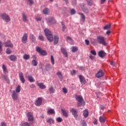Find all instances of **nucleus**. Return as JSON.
<instances>
[{"label":"nucleus","instance_id":"34","mask_svg":"<svg viewBox=\"0 0 126 126\" xmlns=\"http://www.w3.org/2000/svg\"><path fill=\"white\" fill-rule=\"evenodd\" d=\"M21 91V87L20 85H18L16 89L15 92H16V93H20Z\"/></svg>","mask_w":126,"mask_h":126},{"label":"nucleus","instance_id":"6","mask_svg":"<svg viewBox=\"0 0 126 126\" xmlns=\"http://www.w3.org/2000/svg\"><path fill=\"white\" fill-rule=\"evenodd\" d=\"M27 117L29 122H32L34 120V116H33V113L32 112L28 113Z\"/></svg>","mask_w":126,"mask_h":126},{"label":"nucleus","instance_id":"58","mask_svg":"<svg viewBox=\"0 0 126 126\" xmlns=\"http://www.w3.org/2000/svg\"><path fill=\"white\" fill-rule=\"evenodd\" d=\"M85 42L86 45H87V46H89V44H90L89 40L86 39L85 40Z\"/></svg>","mask_w":126,"mask_h":126},{"label":"nucleus","instance_id":"61","mask_svg":"<svg viewBox=\"0 0 126 126\" xmlns=\"http://www.w3.org/2000/svg\"><path fill=\"white\" fill-rule=\"evenodd\" d=\"M48 67H51V64H48L46 65V70H49V69H48Z\"/></svg>","mask_w":126,"mask_h":126},{"label":"nucleus","instance_id":"43","mask_svg":"<svg viewBox=\"0 0 126 126\" xmlns=\"http://www.w3.org/2000/svg\"><path fill=\"white\" fill-rule=\"evenodd\" d=\"M51 62L52 63V64L53 65L55 64V59H54V56H53V55L51 56Z\"/></svg>","mask_w":126,"mask_h":126},{"label":"nucleus","instance_id":"26","mask_svg":"<svg viewBox=\"0 0 126 126\" xmlns=\"http://www.w3.org/2000/svg\"><path fill=\"white\" fill-rule=\"evenodd\" d=\"M61 51L63 55H64V56L65 57V58H67V52H66V50H65L64 48H62Z\"/></svg>","mask_w":126,"mask_h":126},{"label":"nucleus","instance_id":"53","mask_svg":"<svg viewBox=\"0 0 126 126\" xmlns=\"http://www.w3.org/2000/svg\"><path fill=\"white\" fill-rule=\"evenodd\" d=\"M110 64L111 65H112V66H116V63H115V62L114 61H111L110 62Z\"/></svg>","mask_w":126,"mask_h":126},{"label":"nucleus","instance_id":"25","mask_svg":"<svg viewBox=\"0 0 126 126\" xmlns=\"http://www.w3.org/2000/svg\"><path fill=\"white\" fill-rule=\"evenodd\" d=\"M59 36L55 35L54 36V45H56L59 43Z\"/></svg>","mask_w":126,"mask_h":126},{"label":"nucleus","instance_id":"23","mask_svg":"<svg viewBox=\"0 0 126 126\" xmlns=\"http://www.w3.org/2000/svg\"><path fill=\"white\" fill-rule=\"evenodd\" d=\"M2 77L7 83H9V79H8V77L6 75H2Z\"/></svg>","mask_w":126,"mask_h":126},{"label":"nucleus","instance_id":"15","mask_svg":"<svg viewBox=\"0 0 126 126\" xmlns=\"http://www.w3.org/2000/svg\"><path fill=\"white\" fill-rule=\"evenodd\" d=\"M106 120H107V118H106L104 115L101 116L99 118V121L100 123H101L102 124H105Z\"/></svg>","mask_w":126,"mask_h":126},{"label":"nucleus","instance_id":"28","mask_svg":"<svg viewBox=\"0 0 126 126\" xmlns=\"http://www.w3.org/2000/svg\"><path fill=\"white\" fill-rule=\"evenodd\" d=\"M47 114L48 115H53V114H55V110L53 109H49L47 111Z\"/></svg>","mask_w":126,"mask_h":126},{"label":"nucleus","instance_id":"37","mask_svg":"<svg viewBox=\"0 0 126 126\" xmlns=\"http://www.w3.org/2000/svg\"><path fill=\"white\" fill-rule=\"evenodd\" d=\"M111 29V24H108L105 26L103 28L104 30H108V29Z\"/></svg>","mask_w":126,"mask_h":126},{"label":"nucleus","instance_id":"22","mask_svg":"<svg viewBox=\"0 0 126 126\" xmlns=\"http://www.w3.org/2000/svg\"><path fill=\"white\" fill-rule=\"evenodd\" d=\"M30 39L33 43L36 42V37L33 34H30Z\"/></svg>","mask_w":126,"mask_h":126},{"label":"nucleus","instance_id":"1","mask_svg":"<svg viewBox=\"0 0 126 126\" xmlns=\"http://www.w3.org/2000/svg\"><path fill=\"white\" fill-rule=\"evenodd\" d=\"M76 100L78 101L77 105L79 107H81V106H85V101L83 97L81 95H77L76 96Z\"/></svg>","mask_w":126,"mask_h":126},{"label":"nucleus","instance_id":"5","mask_svg":"<svg viewBox=\"0 0 126 126\" xmlns=\"http://www.w3.org/2000/svg\"><path fill=\"white\" fill-rule=\"evenodd\" d=\"M11 96L14 101H17V100H18V94L16 92H15V90L12 91Z\"/></svg>","mask_w":126,"mask_h":126},{"label":"nucleus","instance_id":"7","mask_svg":"<svg viewBox=\"0 0 126 126\" xmlns=\"http://www.w3.org/2000/svg\"><path fill=\"white\" fill-rule=\"evenodd\" d=\"M105 75V73L103 72V70L100 69L97 73L95 74L96 77L97 78H100L101 77H103Z\"/></svg>","mask_w":126,"mask_h":126},{"label":"nucleus","instance_id":"27","mask_svg":"<svg viewBox=\"0 0 126 126\" xmlns=\"http://www.w3.org/2000/svg\"><path fill=\"white\" fill-rule=\"evenodd\" d=\"M48 22L52 23V24H55V23H57V21L54 18H50V20L48 21Z\"/></svg>","mask_w":126,"mask_h":126},{"label":"nucleus","instance_id":"64","mask_svg":"<svg viewBox=\"0 0 126 126\" xmlns=\"http://www.w3.org/2000/svg\"><path fill=\"white\" fill-rule=\"evenodd\" d=\"M30 87L31 88H35V85L34 84H32L30 86Z\"/></svg>","mask_w":126,"mask_h":126},{"label":"nucleus","instance_id":"51","mask_svg":"<svg viewBox=\"0 0 126 126\" xmlns=\"http://www.w3.org/2000/svg\"><path fill=\"white\" fill-rule=\"evenodd\" d=\"M2 51V42L0 41V54Z\"/></svg>","mask_w":126,"mask_h":126},{"label":"nucleus","instance_id":"4","mask_svg":"<svg viewBox=\"0 0 126 126\" xmlns=\"http://www.w3.org/2000/svg\"><path fill=\"white\" fill-rule=\"evenodd\" d=\"M1 18L3 19L5 22H9L11 20L10 17L7 15V14L3 13L1 15Z\"/></svg>","mask_w":126,"mask_h":126},{"label":"nucleus","instance_id":"16","mask_svg":"<svg viewBox=\"0 0 126 126\" xmlns=\"http://www.w3.org/2000/svg\"><path fill=\"white\" fill-rule=\"evenodd\" d=\"M22 15L23 21H24V22H28L29 20L28 18H27V15L25 14V13H22Z\"/></svg>","mask_w":126,"mask_h":126},{"label":"nucleus","instance_id":"10","mask_svg":"<svg viewBox=\"0 0 126 126\" xmlns=\"http://www.w3.org/2000/svg\"><path fill=\"white\" fill-rule=\"evenodd\" d=\"M62 113L65 118L68 117V111L65 109H61Z\"/></svg>","mask_w":126,"mask_h":126},{"label":"nucleus","instance_id":"14","mask_svg":"<svg viewBox=\"0 0 126 126\" xmlns=\"http://www.w3.org/2000/svg\"><path fill=\"white\" fill-rule=\"evenodd\" d=\"M19 76L20 80H21V82L22 83H25V79L24 78V76H23V73L21 72L19 74Z\"/></svg>","mask_w":126,"mask_h":126},{"label":"nucleus","instance_id":"11","mask_svg":"<svg viewBox=\"0 0 126 126\" xmlns=\"http://www.w3.org/2000/svg\"><path fill=\"white\" fill-rule=\"evenodd\" d=\"M107 55L104 50H101L98 52V56L100 58H104Z\"/></svg>","mask_w":126,"mask_h":126},{"label":"nucleus","instance_id":"50","mask_svg":"<svg viewBox=\"0 0 126 126\" xmlns=\"http://www.w3.org/2000/svg\"><path fill=\"white\" fill-rule=\"evenodd\" d=\"M67 40H68V41H69V42H70V43L73 42V40H72V39L69 36L67 37Z\"/></svg>","mask_w":126,"mask_h":126},{"label":"nucleus","instance_id":"63","mask_svg":"<svg viewBox=\"0 0 126 126\" xmlns=\"http://www.w3.org/2000/svg\"><path fill=\"white\" fill-rule=\"evenodd\" d=\"M106 34L109 36L110 34H111V31H108L107 32H106Z\"/></svg>","mask_w":126,"mask_h":126},{"label":"nucleus","instance_id":"20","mask_svg":"<svg viewBox=\"0 0 126 126\" xmlns=\"http://www.w3.org/2000/svg\"><path fill=\"white\" fill-rule=\"evenodd\" d=\"M37 85L40 89H45L46 85H44L43 83H37Z\"/></svg>","mask_w":126,"mask_h":126},{"label":"nucleus","instance_id":"59","mask_svg":"<svg viewBox=\"0 0 126 126\" xmlns=\"http://www.w3.org/2000/svg\"><path fill=\"white\" fill-rule=\"evenodd\" d=\"M89 58L91 59L92 61H94V60L95 59V57H94L92 55H91L89 56Z\"/></svg>","mask_w":126,"mask_h":126},{"label":"nucleus","instance_id":"21","mask_svg":"<svg viewBox=\"0 0 126 126\" xmlns=\"http://www.w3.org/2000/svg\"><path fill=\"white\" fill-rule=\"evenodd\" d=\"M79 15H81V21L82 22H85V16H84V14L82 13H79Z\"/></svg>","mask_w":126,"mask_h":126},{"label":"nucleus","instance_id":"33","mask_svg":"<svg viewBox=\"0 0 126 126\" xmlns=\"http://www.w3.org/2000/svg\"><path fill=\"white\" fill-rule=\"evenodd\" d=\"M49 92H50V94H54L55 93V89H54V87L51 86L49 89Z\"/></svg>","mask_w":126,"mask_h":126},{"label":"nucleus","instance_id":"3","mask_svg":"<svg viewBox=\"0 0 126 126\" xmlns=\"http://www.w3.org/2000/svg\"><path fill=\"white\" fill-rule=\"evenodd\" d=\"M97 41L99 44L103 45V46H107L108 44L106 42V39L104 36H98L97 37Z\"/></svg>","mask_w":126,"mask_h":126},{"label":"nucleus","instance_id":"42","mask_svg":"<svg viewBox=\"0 0 126 126\" xmlns=\"http://www.w3.org/2000/svg\"><path fill=\"white\" fill-rule=\"evenodd\" d=\"M38 38H39V39L42 42H44V41H45V40L44 39V36H43L42 34H40L38 36Z\"/></svg>","mask_w":126,"mask_h":126},{"label":"nucleus","instance_id":"30","mask_svg":"<svg viewBox=\"0 0 126 126\" xmlns=\"http://www.w3.org/2000/svg\"><path fill=\"white\" fill-rule=\"evenodd\" d=\"M57 75L59 77L61 81L63 80V74H62V72H58L57 73Z\"/></svg>","mask_w":126,"mask_h":126},{"label":"nucleus","instance_id":"46","mask_svg":"<svg viewBox=\"0 0 126 126\" xmlns=\"http://www.w3.org/2000/svg\"><path fill=\"white\" fill-rule=\"evenodd\" d=\"M40 54H41L42 56H47V52L45 51V50H42Z\"/></svg>","mask_w":126,"mask_h":126},{"label":"nucleus","instance_id":"2","mask_svg":"<svg viewBox=\"0 0 126 126\" xmlns=\"http://www.w3.org/2000/svg\"><path fill=\"white\" fill-rule=\"evenodd\" d=\"M44 32L47 40H48L49 42H53L54 41V37H53V34H52L51 31H50L49 29H46L44 30Z\"/></svg>","mask_w":126,"mask_h":126},{"label":"nucleus","instance_id":"52","mask_svg":"<svg viewBox=\"0 0 126 126\" xmlns=\"http://www.w3.org/2000/svg\"><path fill=\"white\" fill-rule=\"evenodd\" d=\"M63 93H64V94H66V93H67V89H66V88H63Z\"/></svg>","mask_w":126,"mask_h":126},{"label":"nucleus","instance_id":"62","mask_svg":"<svg viewBox=\"0 0 126 126\" xmlns=\"http://www.w3.org/2000/svg\"><path fill=\"white\" fill-rule=\"evenodd\" d=\"M73 5H75L76 4V0H72Z\"/></svg>","mask_w":126,"mask_h":126},{"label":"nucleus","instance_id":"13","mask_svg":"<svg viewBox=\"0 0 126 126\" xmlns=\"http://www.w3.org/2000/svg\"><path fill=\"white\" fill-rule=\"evenodd\" d=\"M32 58L33 59V60L32 61V65H33V66H37V65H38V62L36 61V56H33Z\"/></svg>","mask_w":126,"mask_h":126},{"label":"nucleus","instance_id":"17","mask_svg":"<svg viewBox=\"0 0 126 126\" xmlns=\"http://www.w3.org/2000/svg\"><path fill=\"white\" fill-rule=\"evenodd\" d=\"M35 104L36 106H41V104H42V97H38L36 100Z\"/></svg>","mask_w":126,"mask_h":126},{"label":"nucleus","instance_id":"56","mask_svg":"<svg viewBox=\"0 0 126 126\" xmlns=\"http://www.w3.org/2000/svg\"><path fill=\"white\" fill-rule=\"evenodd\" d=\"M71 12V14L73 15V14H75V10H74V9H72L70 11Z\"/></svg>","mask_w":126,"mask_h":126},{"label":"nucleus","instance_id":"57","mask_svg":"<svg viewBox=\"0 0 126 126\" xmlns=\"http://www.w3.org/2000/svg\"><path fill=\"white\" fill-rule=\"evenodd\" d=\"M7 126V125L5 122H1L0 124V126Z\"/></svg>","mask_w":126,"mask_h":126},{"label":"nucleus","instance_id":"48","mask_svg":"<svg viewBox=\"0 0 126 126\" xmlns=\"http://www.w3.org/2000/svg\"><path fill=\"white\" fill-rule=\"evenodd\" d=\"M91 54H92L94 56H96V55H97V53H96V51L94 50H93L91 51Z\"/></svg>","mask_w":126,"mask_h":126},{"label":"nucleus","instance_id":"35","mask_svg":"<svg viewBox=\"0 0 126 126\" xmlns=\"http://www.w3.org/2000/svg\"><path fill=\"white\" fill-rule=\"evenodd\" d=\"M33 123L29 124L28 122H24L21 124V126H31Z\"/></svg>","mask_w":126,"mask_h":126},{"label":"nucleus","instance_id":"54","mask_svg":"<svg viewBox=\"0 0 126 126\" xmlns=\"http://www.w3.org/2000/svg\"><path fill=\"white\" fill-rule=\"evenodd\" d=\"M80 6L82 8V9H84L85 8V3H82L80 4Z\"/></svg>","mask_w":126,"mask_h":126},{"label":"nucleus","instance_id":"8","mask_svg":"<svg viewBox=\"0 0 126 126\" xmlns=\"http://www.w3.org/2000/svg\"><path fill=\"white\" fill-rule=\"evenodd\" d=\"M28 34L27 33H24L23 37H22V42L23 44H26L28 40Z\"/></svg>","mask_w":126,"mask_h":126},{"label":"nucleus","instance_id":"9","mask_svg":"<svg viewBox=\"0 0 126 126\" xmlns=\"http://www.w3.org/2000/svg\"><path fill=\"white\" fill-rule=\"evenodd\" d=\"M70 112H71L72 115L74 116V118L76 119L77 117H78V112L76 109H74L73 108H71L70 109Z\"/></svg>","mask_w":126,"mask_h":126},{"label":"nucleus","instance_id":"40","mask_svg":"<svg viewBox=\"0 0 126 126\" xmlns=\"http://www.w3.org/2000/svg\"><path fill=\"white\" fill-rule=\"evenodd\" d=\"M62 27H63V32H64L65 29H66V27H65V25H64V23L62 22H61Z\"/></svg>","mask_w":126,"mask_h":126},{"label":"nucleus","instance_id":"47","mask_svg":"<svg viewBox=\"0 0 126 126\" xmlns=\"http://www.w3.org/2000/svg\"><path fill=\"white\" fill-rule=\"evenodd\" d=\"M82 10L84 12H85V13H88L89 12V10L86 7H85L84 9H83Z\"/></svg>","mask_w":126,"mask_h":126},{"label":"nucleus","instance_id":"29","mask_svg":"<svg viewBox=\"0 0 126 126\" xmlns=\"http://www.w3.org/2000/svg\"><path fill=\"white\" fill-rule=\"evenodd\" d=\"M9 59L10 61H11L12 62H14L16 60V56L14 55H10L9 56Z\"/></svg>","mask_w":126,"mask_h":126},{"label":"nucleus","instance_id":"32","mask_svg":"<svg viewBox=\"0 0 126 126\" xmlns=\"http://www.w3.org/2000/svg\"><path fill=\"white\" fill-rule=\"evenodd\" d=\"M50 12V10L48 8H45L43 10V13L44 14H48Z\"/></svg>","mask_w":126,"mask_h":126},{"label":"nucleus","instance_id":"60","mask_svg":"<svg viewBox=\"0 0 126 126\" xmlns=\"http://www.w3.org/2000/svg\"><path fill=\"white\" fill-rule=\"evenodd\" d=\"M71 74L72 75H73V74H76V71L75 70H73L72 72H71Z\"/></svg>","mask_w":126,"mask_h":126},{"label":"nucleus","instance_id":"49","mask_svg":"<svg viewBox=\"0 0 126 126\" xmlns=\"http://www.w3.org/2000/svg\"><path fill=\"white\" fill-rule=\"evenodd\" d=\"M6 53L8 55H10V54H11V50H10V49L9 48H7L6 49Z\"/></svg>","mask_w":126,"mask_h":126},{"label":"nucleus","instance_id":"31","mask_svg":"<svg viewBox=\"0 0 126 126\" xmlns=\"http://www.w3.org/2000/svg\"><path fill=\"white\" fill-rule=\"evenodd\" d=\"M28 78L30 81V82H34L35 80H34V78H33V77L31 75L28 76Z\"/></svg>","mask_w":126,"mask_h":126},{"label":"nucleus","instance_id":"38","mask_svg":"<svg viewBox=\"0 0 126 126\" xmlns=\"http://www.w3.org/2000/svg\"><path fill=\"white\" fill-rule=\"evenodd\" d=\"M87 2L88 5H93V1L92 0H86Z\"/></svg>","mask_w":126,"mask_h":126},{"label":"nucleus","instance_id":"39","mask_svg":"<svg viewBox=\"0 0 126 126\" xmlns=\"http://www.w3.org/2000/svg\"><path fill=\"white\" fill-rule=\"evenodd\" d=\"M2 68L3 69L4 73H6V71L7 70V69L6 68V67L5 66V65L3 64L2 66Z\"/></svg>","mask_w":126,"mask_h":126},{"label":"nucleus","instance_id":"44","mask_svg":"<svg viewBox=\"0 0 126 126\" xmlns=\"http://www.w3.org/2000/svg\"><path fill=\"white\" fill-rule=\"evenodd\" d=\"M36 52H37L38 53H39V54H40L41 53V51H42V48H41L37 46L36 47Z\"/></svg>","mask_w":126,"mask_h":126},{"label":"nucleus","instance_id":"41","mask_svg":"<svg viewBox=\"0 0 126 126\" xmlns=\"http://www.w3.org/2000/svg\"><path fill=\"white\" fill-rule=\"evenodd\" d=\"M78 51V48L76 47H72V52L73 53H75V52H77Z\"/></svg>","mask_w":126,"mask_h":126},{"label":"nucleus","instance_id":"12","mask_svg":"<svg viewBox=\"0 0 126 126\" xmlns=\"http://www.w3.org/2000/svg\"><path fill=\"white\" fill-rule=\"evenodd\" d=\"M79 78L80 79V81L81 84L82 85L85 84L86 81L85 80V78H84V77H83V76L80 75L79 76Z\"/></svg>","mask_w":126,"mask_h":126},{"label":"nucleus","instance_id":"36","mask_svg":"<svg viewBox=\"0 0 126 126\" xmlns=\"http://www.w3.org/2000/svg\"><path fill=\"white\" fill-rule=\"evenodd\" d=\"M24 60H29L30 59V55L28 54H25L23 56Z\"/></svg>","mask_w":126,"mask_h":126},{"label":"nucleus","instance_id":"45","mask_svg":"<svg viewBox=\"0 0 126 126\" xmlns=\"http://www.w3.org/2000/svg\"><path fill=\"white\" fill-rule=\"evenodd\" d=\"M56 121L58 123H62L63 122V119L61 117H58L56 119Z\"/></svg>","mask_w":126,"mask_h":126},{"label":"nucleus","instance_id":"24","mask_svg":"<svg viewBox=\"0 0 126 126\" xmlns=\"http://www.w3.org/2000/svg\"><path fill=\"white\" fill-rule=\"evenodd\" d=\"M83 115L84 118H87L88 116L89 115V112H88V110L85 109L83 111Z\"/></svg>","mask_w":126,"mask_h":126},{"label":"nucleus","instance_id":"18","mask_svg":"<svg viewBox=\"0 0 126 126\" xmlns=\"http://www.w3.org/2000/svg\"><path fill=\"white\" fill-rule=\"evenodd\" d=\"M5 47H10V48H13V44L11 43L10 40H8L5 43Z\"/></svg>","mask_w":126,"mask_h":126},{"label":"nucleus","instance_id":"19","mask_svg":"<svg viewBox=\"0 0 126 126\" xmlns=\"http://www.w3.org/2000/svg\"><path fill=\"white\" fill-rule=\"evenodd\" d=\"M46 122L48 124H49V125H52L55 124V120H54V119L50 118H49L46 120Z\"/></svg>","mask_w":126,"mask_h":126},{"label":"nucleus","instance_id":"55","mask_svg":"<svg viewBox=\"0 0 126 126\" xmlns=\"http://www.w3.org/2000/svg\"><path fill=\"white\" fill-rule=\"evenodd\" d=\"M82 125L83 126H87V124H86V122L85 121L83 120L82 122Z\"/></svg>","mask_w":126,"mask_h":126}]
</instances>
